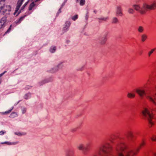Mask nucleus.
I'll list each match as a JSON object with an SVG mask.
<instances>
[{"label": "nucleus", "instance_id": "f257e3e1", "mask_svg": "<svg viewBox=\"0 0 156 156\" xmlns=\"http://www.w3.org/2000/svg\"><path fill=\"white\" fill-rule=\"evenodd\" d=\"M133 7L136 11H138L141 15L145 14L149 10H153L156 9V0L153 1L151 5L144 3L142 7L139 5H134Z\"/></svg>", "mask_w": 156, "mask_h": 156}, {"label": "nucleus", "instance_id": "f03ea898", "mask_svg": "<svg viewBox=\"0 0 156 156\" xmlns=\"http://www.w3.org/2000/svg\"><path fill=\"white\" fill-rule=\"evenodd\" d=\"M141 113L142 115L148 119L149 127H152L154 124L153 120L156 119V109H153L151 112L148 108H144Z\"/></svg>", "mask_w": 156, "mask_h": 156}, {"label": "nucleus", "instance_id": "7ed1b4c3", "mask_svg": "<svg viewBox=\"0 0 156 156\" xmlns=\"http://www.w3.org/2000/svg\"><path fill=\"white\" fill-rule=\"evenodd\" d=\"M112 147L109 142H106L99 147L98 154L102 156L103 154H105L104 156H110V153L112 150ZM93 156H98L95 155Z\"/></svg>", "mask_w": 156, "mask_h": 156}, {"label": "nucleus", "instance_id": "20e7f679", "mask_svg": "<svg viewBox=\"0 0 156 156\" xmlns=\"http://www.w3.org/2000/svg\"><path fill=\"white\" fill-rule=\"evenodd\" d=\"M145 145V142L143 140L139 146L135 150H129L126 152V156H135L139 152L141 149Z\"/></svg>", "mask_w": 156, "mask_h": 156}, {"label": "nucleus", "instance_id": "39448f33", "mask_svg": "<svg viewBox=\"0 0 156 156\" xmlns=\"http://www.w3.org/2000/svg\"><path fill=\"white\" fill-rule=\"evenodd\" d=\"M90 145L89 144H87L86 146L83 144H80L77 146V149L80 151H83L84 152L88 151L89 150Z\"/></svg>", "mask_w": 156, "mask_h": 156}, {"label": "nucleus", "instance_id": "423d86ee", "mask_svg": "<svg viewBox=\"0 0 156 156\" xmlns=\"http://www.w3.org/2000/svg\"><path fill=\"white\" fill-rule=\"evenodd\" d=\"M147 99L150 101L154 104H156V94L151 93L149 95L147 96Z\"/></svg>", "mask_w": 156, "mask_h": 156}, {"label": "nucleus", "instance_id": "0eeeda50", "mask_svg": "<svg viewBox=\"0 0 156 156\" xmlns=\"http://www.w3.org/2000/svg\"><path fill=\"white\" fill-rule=\"evenodd\" d=\"M7 21L6 17L4 16L0 20V29L4 27Z\"/></svg>", "mask_w": 156, "mask_h": 156}, {"label": "nucleus", "instance_id": "6e6552de", "mask_svg": "<svg viewBox=\"0 0 156 156\" xmlns=\"http://www.w3.org/2000/svg\"><path fill=\"white\" fill-rule=\"evenodd\" d=\"M24 0H18L17 3V5L16 9V10L14 14L17 12L19 10L21 6L22 5V4Z\"/></svg>", "mask_w": 156, "mask_h": 156}, {"label": "nucleus", "instance_id": "1a4fd4ad", "mask_svg": "<svg viewBox=\"0 0 156 156\" xmlns=\"http://www.w3.org/2000/svg\"><path fill=\"white\" fill-rule=\"evenodd\" d=\"M136 92L141 97H143L145 94V90H143L137 89Z\"/></svg>", "mask_w": 156, "mask_h": 156}, {"label": "nucleus", "instance_id": "9d476101", "mask_svg": "<svg viewBox=\"0 0 156 156\" xmlns=\"http://www.w3.org/2000/svg\"><path fill=\"white\" fill-rule=\"evenodd\" d=\"M11 8L9 5H4V6L3 7L2 11L3 12H5L7 11H11Z\"/></svg>", "mask_w": 156, "mask_h": 156}, {"label": "nucleus", "instance_id": "9b49d317", "mask_svg": "<svg viewBox=\"0 0 156 156\" xmlns=\"http://www.w3.org/2000/svg\"><path fill=\"white\" fill-rule=\"evenodd\" d=\"M116 15L117 16H122L123 14L121 8L120 7H118L117 8V10L116 12Z\"/></svg>", "mask_w": 156, "mask_h": 156}, {"label": "nucleus", "instance_id": "f8f14e48", "mask_svg": "<svg viewBox=\"0 0 156 156\" xmlns=\"http://www.w3.org/2000/svg\"><path fill=\"white\" fill-rule=\"evenodd\" d=\"M127 135L128 137H130V141L131 142L133 141V138L134 137L133 133L131 131H129L127 132Z\"/></svg>", "mask_w": 156, "mask_h": 156}, {"label": "nucleus", "instance_id": "ddd939ff", "mask_svg": "<svg viewBox=\"0 0 156 156\" xmlns=\"http://www.w3.org/2000/svg\"><path fill=\"white\" fill-rule=\"evenodd\" d=\"M147 36L146 34H143L141 36V40L142 42H144L147 39Z\"/></svg>", "mask_w": 156, "mask_h": 156}, {"label": "nucleus", "instance_id": "4468645a", "mask_svg": "<svg viewBox=\"0 0 156 156\" xmlns=\"http://www.w3.org/2000/svg\"><path fill=\"white\" fill-rule=\"evenodd\" d=\"M70 23L69 22L67 21L65 23V25L63 27V30L65 31L67 30L70 27Z\"/></svg>", "mask_w": 156, "mask_h": 156}, {"label": "nucleus", "instance_id": "2eb2a0df", "mask_svg": "<svg viewBox=\"0 0 156 156\" xmlns=\"http://www.w3.org/2000/svg\"><path fill=\"white\" fill-rule=\"evenodd\" d=\"M127 97L128 98H134L135 96V93H128L127 95Z\"/></svg>", "mask_w": 156, "mask_h": 156}, {"label": "nucleus", "instance_id": "dca6fc26", "mask_svg": "<svg viewBox=\"0 0 156 156\" xmlns=\"http://www.w3.org/2000/svg\"><path fill=\"white\" fill-rule=\"evenodd\" d=\"M144 27L141 26H139L137 29L138 32L140 33H143L144 31Z\"/></svg>", "mask_w": 156, "mask_h": 156}, {"label": "nucleus", "instance_id": "f3484780", "mask_svg": "<svg viewBox=\"0 0 156 156\" xmlns=\"http://www.w3.org/2000/svg\"><path fill=\"white\" fill-rule=\"evenodd\" d=\"M18 143V142L11 143V142H4L2 143V144H8L9 145H12V144H14V145L16 144H17Z\"/></svg>", "mask_w": 156, "mask_h": 156}, {"label": "nucleus", "instance_id": "a211bd4d", "mask_svg": "<svg viewBox=\"0 0 156 156\" xmlns=\"http://www.w3.org/2000/svg\"><path fill=\"white\" fill-rule=\"evenodd\" d=\"M35 4L34 2H32L30 5L28 9L29 10H31L35 6Z\"/></svg>", "mask_w": 156, "mask_h": 156}, {"label": "nucleus", "instance_id": "6ab92c4d", "mask_svg": "<svg viewBox=\"0 0 156 156\" xmlns=\"http://www.w3.org/2000/svg\"><path fill=\"white\" fill-rule=\"evenodd\" d=\"M5 4V2L2 0H0V9L2 10L3 7Z\"/></svg>", "mask_w": 156, "mask_h": 156}, {"label": "nucleus", "instance_id": "aec40b11", "mask_svg": "<svg viewBox=\"0 0 156 156\" xmlns=\"http://www.w3.org/2000/svg\"><path fill=\"white\" fill-rule=\"evenodd\" d=\"M17 116V114L15 112H13L10 115V117L12 118H13Z\"/></svg>", "mask_w": 156, "mask_h": 156}, {"label": "nucleus", "instance_id": "412c9836", "mask_svg": "<svg viewBox=\"0 0 156 156\" xmlns=\"http://www.w3.org/2000/svg\"><path fill=\"white\" fill-rule=\"evenodd\" d=\"M129 13L130 14H133L134 13V10L132 9L129 8L128 10Z\"/></svg>", "mask_w": 156, "mask_h": 156}, {"label": "nucleus", "instance_id": "4be33fe9", "mask_svg": "<svg viewBox=\"0 0 156 156\" xmlns=\"http://www.w3.org/2000/svg\"><path fill=\"white\" fill-rule=\"evenodd\" d=\"M118 22V20L117 18L115 17L113 18L112 22V23H117Z\"/></svg>", "mask_w": 156, "mask_h": 156}, {"label": "nucleus", "instance_id": "5701e85b", "mask_svg": "<svg viewBox=\"0 0 156 156\" xmlns=\"http://www.w3.org/2000/svg\"><path fill=\"white\" fill-rule=\"evenodd\" d=\"M56 49V48L55 47H52L50 49V51L51 53H53L55 51Z\"/></svg>", "mask_w": 156, "mask_h": 156}, {"label": "nucleus", "instance_id": "b1692460", "mask_svg": "<svg viewBox=\"0 0 156 156\" xmlns=\"http://www.w3.org/2000/svg\"><path fill=\"white\" fill-rule=\"evenodd\" d=\"M151 140L153 141H156V135H153L151 138Z\"/></svg>", "mask_w": 156, "mask_h": 156}, {"label": "nucleus", "instance_id": "393cba45", "mask_svg": "<svg viewBox=\"0 0 156 156\" xmlns=\"http://www.w3.org/2000/svg\"><path fill=\"white\" fill-rule=\"evenodd\" d=\"M155 49L153 48L150 51L148 52V55L149 56H150L151 55L153 52L155 51Z\"/></svg>", "mask_w": 156, "mask_h": 156}, {"label": "nucleus", "instance_id": "a878e982", "mask_svg": "<svg viewBox=\"0 0 156 156\" xmlns=\"http://www.w3.org/2000/svg\"><path fill=\"white\" fill-rule=\"evenodd\" d=\"M25 16H23L21 17L17 21V23H20L21 21L23 20Z\"/></svg>", "mask_w": 156, "mask_h": 156}, {"label": "nucleus", "instance_id": "bb28decb", "mask_svg": "<svg viewBox=\"0 0 156 156\" xmlns=\"http://www.w3.org/2000/svg\"><path fill=\"white\" fill-rule=\"evenodd\" d=\"M85 2V0H80V5H83Z\"/></svg>", "mask_w": 156, "mask_h": 156}, {"label": "nucleus", "instance_id": "cd10ccee", "mask_svg": "<svg viewBox=\"0 0 156 156\" xmlns=\"http://www.w3.org/2000/svg\"><path fill=\"white\" fill-rule=\"evenodd\" d=\"M78 15H76L72 17V19L74 21H75L78 18Z\"/></svg>", "mask_w": 156, "mask_h": 156}, {"label": "nucleus", "instance_id": "c85d7f7f", "mask_svg": "<svg viewBox=\"0 0 156 156\" xmlns=\"http://www.w3.org/2000/svg\"><path fill=\"white\" fill-rule=\"evenodd\" d=\"M11 111V110H9L7 111H6L5 112H2V114H8L10 113Z\"/></svg>", "mask_w": 156, "mask_h": 156}, {"label": "nucleus", "instance_id": "c756f323", "mask_svg": "<svg viewBox=\"0 0 156 156\" xmlns=\"http://www.w3.org/2000/svg\"><path fill=\"white\" fill-rule=\"evenodd\" d=\"M28 2H27L25 3L24 5L22 6V7L21 8V10L23 9L28 4Z\"/></svg>", "mask_w": 156, "mask_h": 156}, {"label": "nucleus", "instance_id": "7c9ffc66", "mask_svg": "<svg viewBox=\"0 0 156 156\" xmlns=\"http://www.w3.org/2000/svg\"><path fill=\"white\" fill-rule=\"evenodd\" d=\"M15 134L16 135H18V136H21L22 135L25 134L21 133H20V132H16V133H15Z\"/></svg>", "mask_w": 156, "mask_h": 156}, {"label": "nucleus", "instance_id": "2f4dec72", "mask_svg": "<svg viewBox=\"0 0 156 156\" xmlns=\"http://www.w3.org/2000/svg\"><path fill=\"white\" fill-rule=\"evenodd\" d=\"M106 40H107L106 39V38H105L104 39L103 41L101 42V44H105V42H106Z\"/></svg>", "mask_w": 156, "mask_h": 156}, {"label": "nucleus", "instance_id": "473e14b6", "mask_svg": "<svg viewBox=\"0 0 156 156\" xmlns=\"http://www.w3.org/2000/svg\"><path fill=\"white\" fill-rule=\"evenodd\" d=\"M108 19V18H103L99 19V20H102L104 21H106Z\"/></svg>", "mask_w": 156, "mask_h": 156}, {"label": "nucleus", "instance_id": "72a5a7b5", "mask_svg": "<svg viewBox=\"0 0 156 156\" xmlns=\"http://www.w3.org/2000/svg\"><path fill=\"white\" fill-rule=\"evenodd\" d=\"M23 113H25L26 112V109L25 108H23L22 110Z\"/></svg>", "mask_w": 156, "mask_h": 156}, {"label": "nucleus", "instance_id": "f704fd0d", "mask_svg": "<svg viewBox=\"0 0 156 156\" xmlns=\"http://www.w3.org/2000/svg\"><path fill=\"white\" fill-rule=\"evenodd\" d=\"M11 27H12V25H11L9 27V29L6 32V33L9 32V31H10Z\"/></svg>", "mask_w": 156, "mask_h": 156}, {"label": "nucleus", "instance_id": "c9c22d12", "mask_svg": "<svg viewBox=\"0 0 156 156\" xmlns=\"http://www.w3.org/2000/svg\"><path fill=\"white\" fill-rule=\"evenodd\" d=\"M5 133V132H4L3 131H1L0 132V134L1 135H2L4 134Z\"/></svg>", "mask_w": 156, "mask_h": 156}, {"label": "nucleus", "instance_id": "e433bc0d", "mask_svg": "<svg viewBox=\"0 0 156 156\" xmlns=\"http://www.w3.org/2000/svg\"><path fill=\"white\" fill-rule=\"evenodd\" d=\"M6 72V71H5L2 73L1 74H0V77H1Z\"/></svg>", "mask_w": 156, "mask_h": 156}, {"label": "nucleus", "instance_id": "4c0bfd02", "mask_svg": "<svg viewBox=\"0 0 156 156\" xmlns=\"http://www.w3.org/2000/svg\"><path fill=\"white\" fill-rule=\"evenodd\" d=\"M153 156H156V153L154 152L153 153Z\"/></svg>", "mask_w": 156, "mask_h": 156}, {"label": "nucleus", "instance_id": "58836bf2", "mask_svg": "<svg viewBox=\"0 0 156 156\" xmlns=\"http://www.w3.org/2000/svg\"><path fill=\"white\" fill-rule=\"evenodd\" d=\"M2 11V9H0V13Z\"/></svg>", "mask_w": 156, "mask_h": 156}, {"label": "nucleus", "instance_id": "ea45409f", "mask_svg": "<svg viewBox=\"0 0 156 156\" xmlns=\"http://www.w3.org/2000/svg\"><path fill=\"white\" fill-rule=\"evenodd\" d=\"M79 0H76V2H78Z\"/></svg>", "mask_w": 156, "mask_h": 156}, {"label": "nucleus", "instance_id": "a19ab883", "mask_svg": "<svg viewBox=\"0 0 156 156\" xmlns=\"http://www.w3.org/2000/svg\"><path fill=\"white\" fill-rule=\"evenodd\" d=\"M155 89H156V87H155Z\"/></svg>", "mask_w": 156, "mask_h": 156}, {"label": "nucleus", "instance_id": "79ce46f5", "mask_svg": "<svg viewBox=\"0 0 156 156\" xmlns=\"http://www.w3.org/2000/svg\"><path fill=\"white\" fill-rule=\"evenodd\" d=\"M1 83V81H0V84Z\"/></svg>", "mask_w": 156, "mask_h": 156}]
</instances>
